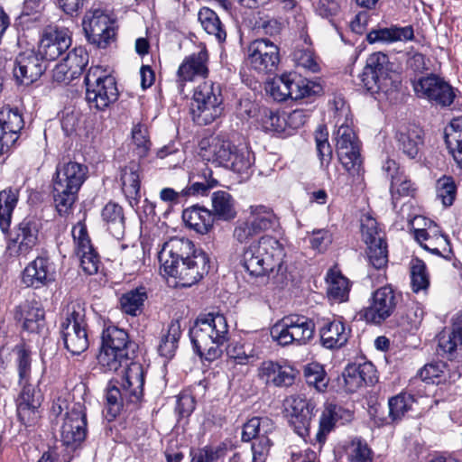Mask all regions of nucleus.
Segmentation results:
<instances>
[{"label":"nucleus","mask_w":462,"mask_h":462,"mask_svg":"<svg viewBox=\"0 0 462 462\" xmlns=\"http://www.w3.org/2000/svg\"><path fill=\"white\" fill-rule=\"evenodd\" d=\"M413 35L414 32L411 26H392L390 28H380L373 30L367 34L366 39L369 43H391L394 42L411 40Z\"/></svg>","instance_id":"f704fd0d"},{"label":"nucleus","mask_w":462,"mask_h":462,"mask_svg":"<svg viewBox=\"0 0 462 462\" xmlns=\"http://www.w3.org/2000/svg\"><path fill=\"white\" fill-rule=\"evenodd\" d=\"M226 352L237 365H249L258 359L257 353L251 344L232 342L226 346Z\"/></svg>","instance_id":"49530a36"},{"label":"nucleus","mask_w":462,"mask_h":462,"mask_svg":"<svg viewBox=\"0 0 462 462\" xmlns=\"http://www.w3.org/2000/svg\"><path fill=\"white\" fill-rule=\"evenodd\" d=\"M257 375L267 385L288 387L293 384L296 371L289 365H282L277 362L266 360L259 365Z\"/></svg>","instance_id":"b1692460"},{"label":"nucleus","mask_w":462,"mask_h":462,"mask_svg":"<svg viewBox=\"0 0 462 462\" xmlns=\"http://www.w3.org/2000/svg\"><path fill=\"white\" fill-rule=\"evenodd\" d=\"M208 51L203 49L197 53L186 57L179 66L176 83L181 93L187 82L193 81L196 78H205L208 73Z\"/></svg>","instance_id":"4be33fe9"},{"label":"nucleus","mask_w":462,"mask_h":462,"mask_svg":"<svg viewBox=\"0 0 462 462\" xmlns=\"http://www.w3.org/2000/svg\"><path fill=\"white\" fill-rule=\"evenodd\" d=\"M71 44L67 29L48 27L41 39L38 53L44 60H54L66 51Z\"/></svg>","instance_id":"aec40b11"},{"label":"nucleus","mask_w":462,"mask_h":462,"mask_svg":"<svg viewBox=\"0 0 462 462\" xmlns=\"http://www.w3.org/2000/svg\"><path fill=\"white\" fill-rule=\"evenodd\" d=\"M215 103L222 104L223 98L221 95V89L218 84H215L212 81H205L199 84L193 94L191 103Z\"/></svg>","instance_id":"8fccbe9b"},{"label":"nucleus","mask_w":462,"mask_h":462,"mask_svg":"<svg viewBox=\"0 0 462 462\" xmlns=\"http://www.w3.org/2000/svg\"><path fill=\"white\" fill-rule=\"evenodd\" d=\"M146 300L147 293L145 289L139 287L123 294L120 298V306L125 313L137 316L142 312Z\"/></svg>","instance_id":"c03bdc74"},{"label":"nucleus","mask_w":462,"mask_h":462,"mask_svg":"<svg viewBox=\"0 0 462 462\" xmlns=\"http://www.w3.org/2000/svg\"><path fill=\"white\" fill-rule=\"evenodd\" d=\"M101 350L97 356L98 364L106 371L116 372L127 365L130 351L134 353V344L129 339L127 332L116 327H108L102 333Z\"/></svg>","instance_id":"423d86ee"},{"label":"nucleus","mask_w":462,"mask_h":462,"mask_svg":"<svg viewBox=\"0 0 462 462\" xmlns=\"http://www.w3.org/2000/svg\"><path fill=\"white\" fill-rule=\"evenodd\" d=\"M254 157L247 146H236L226 168L246 179L252 171Z\"/></svg>","instance_id":"4c0bfd02"},{"label":"nucleus","mask_w":462,"mask_h":462,"mask_svg":"<svg viewBox=\"0 0 462 462\" xmlns=\"http://www.w3.org/2000/svg\"><path fill=\"white\" fill-rule=\"evenodd\" d=\"M143 251L135 245L126 246L121 256V265L129 274L139 271L143 266Z\"/></svg>","instance_id":"5fc2aeb1"},{"label":"nucleus","mask_w":462,"mask_h":462,"mask_svg":"<svg viewBox=\"0 0 462 462\" xmlns=\"http://www.w3.org/2000/svg\"><path fill=\"white\" fill-rule=\"evenodd\" d=\"M328 132L319 126L315 134L317 152L321 165H328L332 158V149L328 141Z\"/></svg>","instance_id":"052dcab7"},{"label":"nucleus","mask_w":462,"mask_h":462,"mask_svg":"<svg viewBox=\"0 0 462 462\" xmlns=\"http://www.w3.org/2000/svg\"><path fill=\"white\" fill-rule=\"evenodd\" d=\"M86 100L91 108L104 110L117 99L115 79L101 67H91L85 77Z\"/></svg>","instance_id":"1a4fd4ad"},{"label":"nucleus","mask_w":462,"mask_h":462,"mask_svg":"<svg viewBox=\"0 0 462 462\" xmlns=\"http://www.w3.org/2000/svg\"><path fill=\"white\" fill-rule=\"evenodd\" d=\"M64 61L69 66L72 75L79 77L88 63V54L82 47H76L70 51Z\"/></svg>","instance_id":"13d9d810"},{"label":"nucleus","mask_w":462,"mask_h":462,"mask_svg":"<svg viewBox=\"0 0 462 462\" xmlns=\"http://www.w3.org/2000/svg\"><path fill=\"white\" fill-rule=\"evenodd\" d=\"M366 254L371 265L375 269L383 268L388 263L387 244L385 241L367 247Z\"/></svg>","instance_id":"680f3d73"},{"label":"nucleus","mask_w":462,"mask_h":462,"mask_svg":"<svg viewBox=\"0 0 462 462\" xmlns=\"http://www.w3.org/2000/svg\"><path fill=\"white\" fill-rule=\"evenodd\" d=\"M305 378L309 385H313L319 392H323L328 386L325 372L319 365H310L305 368Z\"/></svg>","instance_id":"338daca9"},{"label":"nucleus","mask_w":462,"mask_h":462,"mask_svg":"<svg viewBox=\"0 0 462 462\" xmlns=\"http://www.w3.org/2000/svg\"><path fill=\"white\" fill-rule=\"evenodd\" d=\"M363 86L370 92L389 93L396 90L401 83L399 75L393 69L389 58L383 52L371 54L361 74Z\"/></svg>","instance_id":"0eeeda50"},{"label":"nucleus","mask_w":462,"mask_h":462,"mask_svg":"<svg viewBox=\"0 0 462 462\" xmlns=\"http://www.w3.org/2000/svg\"><path fill=\"white\" fill-rule=\"evenodd\" d=\"M337 125L340 123L341 117H346L347 121V116L349 110L345 107L344 102H336ZM337 153L343 167L352 175L359 174L362 159L360 155V146L358 139L353 131V129L347 125L346 122L340 124L337 131Z\"/></svg>","instance_id":"6e6552de"},{"label":"nucleus","mask_w":462,"mask_h":462,"mask_svg":"<svg viewBox=\"0 0 462 462\" xmlns=\"http://www.w3.org/2000/svg\"><path fill=\"white\" fill-rule=\"evenodd\" d=\"M40 225L34 217H24L10 233L6 254L17 257L27 255L39 241Z\"/></svg>","instance_id":"ddd939ff"},{"label":"nucleus","mask_w":462,"mask_h":462,"mask_svg":"<svg viewBox=\"0 0 462 462\" xmlns=\"http://www.w3.org/2000/svg\"><path fill=\"white\" fill-rule=\"evenodd\" d=\"M42 0H24L23 9L18 16L20 24H27L31 22H37L41 17L43 8Z\"/></svg>","instance_id":"e2e57ef3"},{"label":"nucleus","mask_w":462,"mask_h":462,"mask_svg":"<svg viewBox=\"0 0 462 462\" xmlns=\"http://www.w3.org/2000/svg\"><path fill=\"white\" fill-rule=\"evenodd\" d=\"M346 453L351 462H372L370 448L360 439H353L346 448Z\"/></svg>","instance_id":"69168bd1"},{"label":"nucleus","mask_w":462,"mask_h":462,"mask_svg":"<svg viewBox=\"0 0 462 462\" xmlns=\"http://www.w3.org/2000/svg\"><path fill=\"white\" fill-rule=\"evenodd\" d=\"M23 127L22 115L10 107L0 110V155L9 152Z\"/></svg>","instance_id":"412c9836"},{"label":"nucleus","mask_w":462,"mask_h":462,"mask_svg":"<svg viewBox=\"0 0 462 462\" xmlns=\"http://www.w3.org/2000/svg\"><path fill=\"white\" fill-rule=\"evenodd\" d=\"M398 300L391 286L381 287L373 293L371 304L360 311V317L366 322L381 324L393 313Z\"/></svg>","instance_id":"dca6fc26"},{"label":"nucleus","mask_w":462,"mask_h":462,"mask_svg":"<svg viewBox=\"0 0 462 462\" xmlns=\"http://www.w3.org/2000/svg\"><path fill=\"white\" fill-rule=\"evenodd\" d=\"M420 378L430 383H440L446 381L455 382L460 377V373L453 372L447 377V365L443 362H435L425 365L418 373Z\"/></svg>","instance_id":"58836bf2"},{"label":"nucleus","mask_w":462,"mask_h":462,"mask_svg":"<svg viewBox=\"0 0 462 462\" xmlns=\"http://www.w3.org/2000/svg\"><path fill=\"white\" fill-rule=\"evenodd\" d=\"M144 370L137 362L127 365L120 387L109 386L106 391L108 412L116 417L121 407L126 403H138L143 394Z\"/></svg>","instance_id":"39448f33"},{"label":"nucleus","mask_w":462,"mask_h":462,"mask_svg":"<svg viewBox=\"0 0 462 462\" xmlns=\"http://www.w3.org/2000/svg\"><path fill=\"white\" fill-rule=\"evenodd\" d=\"M259 122L265 132L282 133L285 128V119L281 117L278 113L266 107L261 110Z\"/></svg>","instance_id":"6e6d98bb"},{"label":"nucleus","mask_w":462,"mask_h":462,"mask_svg":"<svg viewBox=\"0 0 462 462\" xmlns=\"http://www.w3.org/2000/svg\"><path fill=\"white\" fill-rule=\"evenodd\" d=\"M228 336L226 319L220 313L209 312L199 315L189 330L196 352L208 361L221 356L222 346L228 340Z\"/></svg>","instance_id":"7ed1b4c3"},{"label":"nucleus","mask_w":462,"mask_h":462,"mask_svg":"<svg viewBox=\"0 0 462 462\" xmlns=\"http://www.w3.org/2000/svg\"><path fill=\"white\" fill-rule=\"evenodd\" d=\"M423 130L417 125L401 129L397 135L398 149L409 159H417L423 146Z\"/></svg>","instance_id":"c85d7f7f"},{"label":"nucleus","mask_w":462,"mask_h":462,"mask_svg":"<svg viewBox=\"0 0 462 462\" xmlns=\"http://www.w3.org/2000/svg\"><path fill=\"white\" fill-rule=\"evenodd\" d=\"M327 293L329 299L338 302L347 300L349 294V282L339 272L330 270L327 274Z\"/></svg>","instance_id":"a19ab883"},{"label":"nucleus","mask_w":462,"mask_h":462,"mask_svg":"<svg viewBox=\"0 0 462 462\" xmlns=\"http://www.w3.org/2000/svg\"><path fill=\"white\" fill-rule=\"evenodd\" d=\"M20 190V187H8L0 191V229L3 233H7L10 229Z\"/></svg>","instance_id":"473e14b6"},{"label":"nucleus","mask_w":462,"mask_h":462,"mask_svg":"<svg viewBox=\"0 0 462 462\" xmlns=\"http://www.w3.org/2000/svg\"><path fill=\"white\" fill-rule=\"evenodd\" d=\"M246 60L250 68L260 74L273 73L280 62L279 47L269 39H256L247 46Z\"/></svg>","instance_id":"f8f14e48"},{"label":"nucleus","mask_w":462,"mask_h":462,"mask_svg":"<svg viewBox=\"0 0 462 462\" xmlns=\"http://www.w3.org/2000/svg\"><path fill=\"white\" fill-rule=\"evenodd\" d=\"M411 287L414 292L426 291L430 285L429 274L423 261L415 258L411 262Z\"/></svg>","instance_id":"864d4df0"},{"label":"nucleus","mask_w":462,"mask_h":462,"mask_svg":"<svg viewBox=\"0 0 462 462\" xmlns=\"http://www.w3.org/2000/svg\"><path fill=\"white\" fill-rule=\"evenodd\" d=\"M180 336L181 328L180 321L171 320L167 329L162 332L157 346L159 355L168 360L171 359L175 356Z\"/></svg>","instance_id":"c9c22d12"},{"label":"nucleus","mask_w":462,"mask_h":462,"mask_svg":"<svg viewBox=\"0 0 462 462\" xmlns=\"http://www.w3.org/2000/svg\"><path fill=\"white\" fill-rule=\"evenodd\" d=\"M314 321L301 315H289L277 321L271 328V337L281 346L296 342L307 344L314 336Z\"/></svg>","instance_id":"9d476101"},{"label":"nucleus","mask_w":462,"mask_h":462,"mask_svg":"<svg viewBox=\"0 0 462 462\" xmlns=\"http://www.w3.org/2000/svg\"><path fill=\"white\" fill-rule=\"evenodd\" d=\"M82 26L88 41L98 48H106L115 39L114 22L101 10L87 12Z\"/></svg>","instance_id":"4468645a"},{"label":"nucleus","mask_w":462,"mask_h":462,"mask_svg":"<svg viewBox=\"0 0 462 462\" xmlns=\"http://www.w3.org/2000/svg\"><path fill=\"white\" fill-rule=\"evenodd\" d=\"M23 282L35 289L47 286L55 279L52 263L46 256H38L30 262L23 273Z\"/></svg>","instance_id":"5701e85b"},{"label":"nucleus","mask_w":462,"mask_h":462,"mask_svg":"<svg viewBox=\"0 0 462 462\" xmlns=\"http://www.w3.org/2000/svg\"><path fill=\"white\" fill-rule=\"evenodd\" d=\"M85 164L69 161L58 164L53 179V199L60 216L68 215L78 199V193L88 178Z\"/></svg>","instance_id":"20e7f679"},{"label":"nucleus","mask_w":462,"mask_h":462,"mask_svg":"<svg viewBox=\"0 0 462 462\" xmlns=\"http://www.w3.org/2000/svg\"><path fill=\"white\" fill-rule=\"evenodd\" d=\"M198 17L207 33L213 35L219 42L226 40V30L217 14L213 10L203 7L199 10Z\"/></svg>","instance_id":"37998d69"},{"label":"nucleus","mask_w":462,"mask_h":462,"mask_svg":"<svg viewBox=\"0 0 462 462\" xmlns=\"http://www.w3.org/2000/svg\"><path fill=\"white\" fill-rule=\"evenodd\" d=\"M412 86L419 97L441 106H450L456 97L454 88L443 79L433 74L420 78Z\"/></svg>","instance_id":"2eb2a0df"},{"label":"nucleus","mask_w":462,"mask_h":462,"mask_svg":"<svg viewBox=\"0 0 462 462\" xmlns=\"http://www.w3.org/2000/svg\"><path fill=\"white\" fill-rule=\"evenodd\" d=\"M362 237L367 247L385 241L384 234L378 228L376 220L370 216H364L361 219Z\"/></svg>","instance_id":"3c124183"},{"label":"nucleus","mask_w":462,"mask_h":462,"mask_svg":"<svg viewBox=\"0 0 462 462\" xmlns=\"http://www.w3.org/2000/svg\"><path fill=\"white\" fill-rule=\"evenodd\" d=\"M132 138L135 145L137 155L139 157L146 156L151 146V143L147 134V129L141 125H134L132 130Z\"/></svg>","instance_id":"774afa93"},{"label":"nucleus","mask_w":462,"mask_h":462,"mask_svg":"<svg viewBox=\"0 0 462 462\" xmlns=\"http://www.w3.org/2000/svg\"><path fill=\"white\" fill-rule=\"evenodd\" d=\"M101 217L113 236L119 238L125 232L123 208L115 202H108L102 209Z\"/></svg>","instance_id":"e433bc0d"},{"label":"nucleus","mask_w":462,"mask_h":462,"mask_svg":"<svg viewBox=\"0 0 462 462\" xmlns=\"http://www.w3.org/2000/svg\"><path fill=\"white\" fill-rule=\"evenodd\" d=\"M86 435L87 416L85 407L82 403L77 402L66 413L60 430L61 441L67 447H76L85 439Z\"/></svg>","instance_id":"a211bd4d"},{"label":"nucleus","mask_w":462,"mask_h":462,"mask_svg":"<svg viewBox=\"0 0 462 462\" xmlns=\"http://www.w3.org/2000/svg\"><path fill=\"white\" fill-rule=\"evenodd\" d=\"M346 391L354 393L367 383H373L375 377V369L372 363L348 365L343 374Z\"/></svg>","instance_id":"bb28decb"},{"label":"nucleus","mask_w":462,"mask_h":462,"mask_svg":"<svg viewBox=\"0 0 462 462\" xmlns=\"http://www.w3.org/2000/svg\"><path fill=\"white\" fill-rule=\"evenodd\" d=\"M250 212L248 220L259 233L272 229L277 224L273 212L263 206L251 207Z\"/></svg>","instance_id":"09e8293b"},{"label":"nucleus","mask_w":462,"mask_h":462,"mask_svg":"<svg viewBox=\"0 0 462 462\" xmlns=\"http://www.w3.org/2000/svg\"><path fill=\"white\" fill-rule=\"evenodd\" d=\"M46 69L45 60L33 50L19 53L14 61V77L21 85H31L38 80Z\"/></svg>","instance_id":"6ab92c4d"},{"label":"nucleus","mask_w":462,"mask_h":462,"mask_svg":"<svg viewBox=\"0 0 462 462\" xmlns=\"http://www.w3.org/2000/svg\"><path fill=\"white\" fill-rule=\"evenodd\" d=\"M211 175L212 171L205 168L202 172L203 180L201 181L193 182L187 189H183L181 193H184V195L207 194L208 189L216 187L218 183Z\"/></svg>","instance_id":"0e129e2a"},{"label":"nucleus","mask_w":462,"mask_h":462,"mask_svg":"<svg viewBox=\"0 0 462 462\" xmlns=\"http://www.w3.org/2000/svg\"><path fill=\"white\" fill-rule=\"evenodd\" d=\"M23 390L17 402V414L20 420L26 426L34 424L40 417L39 408L42 404V394L33 386L23 383Z\"/></svg>","instance_id":"393cba45"},{"label":"nucleus","mask_w":462,"mask_h":462,"mask_svg":"<svg viewBox=\"0 0 462 462\" xmlns=\"http://www.w3.org/2000/svg\"><path fill=\"white\" fill-rule=\"evenodd\" d=\"M286 416L295 433L305 438L309 435L315 405L309 400L291 395L284 402Z\"/></svg>","instance_id":"f3484780"},{"label":"nucleus","mask_w":462,"mask_h":462,"mask_svg":"<svg viewBox=\"0 0 462 462\" xmlns=\"http://www.w3.org/2000/svg\"><path fill=\"white\" fill-rule=\"evenodd\" d=\"M223 112L222 104L191 103L190 114L193 121L199 125H207L218 118Z\"/></svg>","instance_id":"79ce46f5"},{"label":"nucleus","mask_w":462,"mask_h":462,"mask_svg":"<svg viewBox=\"0 0 462 462\" xmlns=\"http://www.w3.org/2000/svg\"><path fill=\"white\" fill-rule=\"evenodd\" d=\"M321 344L328 349L339 348L346 345L350 329L341 320L328 321L319 329Z\"/></svg>","instance_id":"c756f323"},{"label":"nucleus","mask_w":462,"mask_h":462,"mask_svg":"<svg viewBox=\"0 0 462 462\" xmlns=\"http://www.w3.org/2000/svg\"><path fill=\"white\" fill-rule=\"evenodd\" d=\"M445 141L454 160L462 168V116L450 122L445 132Z\"/></svg>","instance_id":"ea45409f"},{"label":"nucleus","mask_w":462,"mask_h":462,"mask_svg":"<svg viewBox=\"0 0 462 462\" xmlns=\"http://www.w3.org/2000/svg\"><path fill=\"white\" fill-rule=\"evenodd\" d=\"M414 402L411 394L400 393L388 401L389 416L386 423L401 420Z\"/></svg>","instance_id":"de8ad7c7"},{"label":"nucleus","mask_w":462,"mask_h":462,"mask_svg":"<svg viewBox=\"0 0 462 462\" xmlns=\"http://www.w3.org/2000/svg\"><path fill=\"white\" fill-rule=\"evenodd\" d=\"M437 196L444 206H451L457 194V187L451 177L443 176L436 183Z\"/></svg>","instance_id":"bf43d9fd"},{"label":"nucleus","mask_w":462,"mask_h":462,"mask_svg":"<svg viewBox=\"0 0 462 462\" xmlns=\"http://www.w3.org/2000/svg\"><path fill=\"white\" fill-rule=\"evenodd\" d=\"M60 333L64 346L72 355H79L88 349L87 327L60 326Z\"/></svg>","instance_id":"2f4dec72"},{"label":"nucleus","mask_w":462,"mask_h":462,"mask_svg":"<svg viewBox=\"0 0 462 462\" xmlns=\"http://www.w3.org/2000/svg\"><path fill=\"white\" fill-rule=\"evenodd\" d=\"M141 166L136 162H131L125 165L120 173L122 191L131 207L138 204L141 198Z\"/></svg>","instance_id":"cd10ccee"},{"label":"nucleus","mask_w":462,"mask_h":462,"mask_svg":"<svg viewBox=\"0 0 462 462\" xmlns=\"http://www.w3.org/2000/svg\"><path fill=\"white\" fill-rule=\"evenodd\" d=\"M211 214L213 219L230 221L236 217V201L232 195L225 190H217L211 196Z\"/></svg>","instance_id":"72a5a7b5"},{"label":"nucleus","mask_w":462,"mask_h":462,"mask_svg":"<svg viewBox=\"0 0 462 462\" xmlns=\"http://www.w3.org/2000/svg\"><path fill=\"white\" fill-rule=\"evenodd\" d=\"M286 80L290 90L289 98L297 100L311 95L312 86L308 79L295 73H288Z\"/></svg>","instance_id":"603ef678"},{"label":"nucleus","mask_w":462,"mask_h":462,"mask_svg":"<svg viewBox=\"0 0 462 462\" xmlns=\"http://www.w3.org/2000/svg\"><path fill=\"white\" fill-rule=\"evenodd\" d=\"M87 327L85 303L76 300L68 305L65 319L60 326Z\"/></svg>","instance_id":"4d7b16f0"},{"label":"nucleus","mask_w":462,"mask_h":462,"mask_svg":"<svg viewBox=\"0 0 462 462\" xmlns=\"http://www.w3.org/2000/svg\"><path fill=\"white\" fill-rule=\"evenodd\" d=\"M284 256L283 245L273 236H263L245 247L241 263L251 276L261 278L263 282L271 281L275 286H283L288 280Z\"/></svg>","instance_id":"f03ea898"},{"label":"nucleus","mask_w":462,"mask_h":462,"mask_svg":"<svg viewBox=\"0 0 462 462\" xmlns=\"http://www.w3.org/2000/svg\"><path fill=\"white\" fill-rule=\"evenodd\" d=\"M235 148L236 146L228 141L215 139L206 150L207 154L204 156H208V161L226 167Z\"/></svg>","instance_id":"a18cd8bd"},{"label":"nucleus","mask_w":462,"mask_h":462,"mask_svg":"<svg viewBox=\"0 0 462 462\" xmlns=\"http://www.w3.org/2000/svg\"><path fill=\"white\" fill-rule=\"evenodd\" d=\"M182 220L185 226L197 233L207 234L213 226L211 211L206 208L192 206L183 210Z\"/></svg>","instance_id":"7c9ffc66"},{"label":"nucleus","mask_w":462,"mask_h":462,"mask_svg":"<svg viewBox=\"0 0 462 462\" xmlns=\"http://www.w3.org/2000/svg\"><path fill=\"white\" fill-rule=\"evenodd\" d=\"M163 272L181 286L198 282L208 272V257L186 238L174 237L164 243L158 255Z\"/></svg>","instance_id":"f257e3e1"},{"label":"nucleus","mask_w":462,"mask_h":462,"mask_svg":"<svg viewBox=\"0 0 462 462\" xmlns=\"http://www.w3.org/2000/svg\"><path fill=\"white\" fill-rule=\"evenodd\" d=\"M14 318L22 323L23 330L29 333H41L45 327L44 310L36 301H25L19 305L15 310Z\"/></svg>","instance_id":"a878e982"},{"label":"nucleus","mask_w":462,"mask_h":462,"mask_svg":"<svg viewBox=\"0 0 462 462\" xmlns=\"http://www.w3.org/2000/svg\"><path fill=\"white\" fill-rule=\"evenodd\" d=\"M273 430L274 423L268 417H253L244 424L242 440L254 439L252 444L253 462H265L273 444L269 434Z\"/></svg>","instance_id":"9b49d317"}]
</instances>
